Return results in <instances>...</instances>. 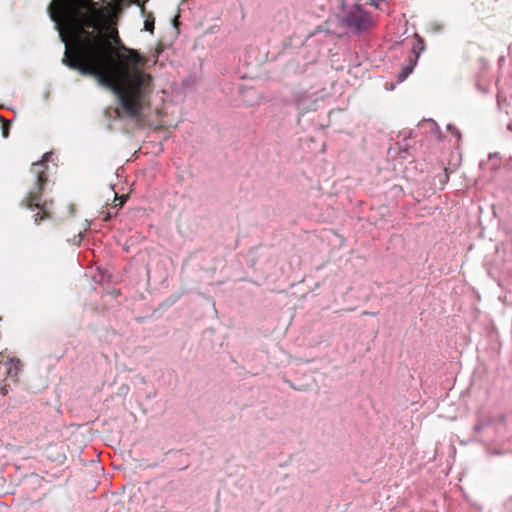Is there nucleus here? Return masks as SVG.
Here are the masks:
<instances>
[{"label":"nucleus","instance_id":"nucleus-11","mask_svg":"<svg viewBox=\"0 0 512 512\" xmlns=\"http://www.w3.org/2000/svg\"><path fill=\"white\" fill-rule=\"evenodd\" d=\"M145 28H146V30H148V31H152V29H153V24H150V23L146 22V23H145Z\"/></svg>","mask_w":512,"mask_h":512},{"label":"nucleus","instance_id":"nucleus-7","mask_svg":"<svg viewBox=\"0 0 512 512\" xmlns=\"http://www.w3.org/2000/svg\"><path fill=\"white\" fill-rule=\"evenodd\" d=\"M447 129L451 131L452 134H454L458 139H460V132L455 128L453 127L452 125H448L447 126Z\"/></svg>","mask_w":512,"mask_h":512},{"label":"nucleus","instance_id":"nucleus-13","mask_svg":"<svg viewBox=\"0 0 512 512\" xmlns=\"http://www.w3.org/2000/svg\"><path fill=\"white\" fill-rule=\"evenodd\" d=\"M507 128L508 130L512 131V122L508 124Z\"/></svg>","mask_w":512,"mask_h":512},{"label":"nucleus","instance_id":"nucleus-1","mask_svg":"<svg viewBox=\"0 0 512 512\" xmlns=\"http://www.w3.org/2000/svg\"><path fill=\"white\" fill-rule=\"evenodd\" d=\"M123 0H52L48 13L65 44L62 63L90 75L118 98L124 114L141 115L151 77L136 66L141 56L120 43L115 15Z\"/></svg>","mask_w":512,"mask_h":512},{"label":"nucleus","instance_id":"nucleus-10","mask_svg":"<svg viewBox=\"0 0 512 512\" xmlns=\"http://www.w3.org/2000/svg\"><path fill=\"white\" fill-rule=\"evenodd\" d=\"M385 1L386 0H369L370 4L376 8H379L380 4Z\"/></svg>","mask_w":512,"mask_h":512},{"label":"nucleus","instance_id":"nucleus-2","mask_svg":"<svg viewBox=\"0 0 512 512\" xmlns=\"http://www.w3.org/2000/svg\"><path fill=\"white\" fill-rule=\"evenodd\" d=\"M340 20L348 31L355 34H361L373 26L371 15L357 3L343 4Z\"/></svg>","mask_w":512,"mask_h":512},{"label":"nucleus","instance_id":"nucleus-12","mask_svg":"<svg viewBox=\"0 0 512 512\" xmlns=\"http://www.w3.org/2000/svg\"><path fill=\"white\" fill-rule=\"evenodd\" d=\"M482 428H483L482 424H476L475 427H474V430L476 432H479V431H481Z\"/></svg>","mask_w":512,"mask_h":512},{"label":"nucleus","instance_id":"nucleus-4","mask_svg":"<svg viewBox=\"0 0 512 512\" xmlns=\"http://www.w3.org/2000/svg\"><path fill=\"white\" fill-rule=\"evenodd\" d=\"M50 156H51V153H45L43 155L41 161L35 162L32 165V172L36 175L37 181H38V187H37L38 191L41 189L40 184L43 183L44 181H46V178L44 177L42 168H43L44 164L49 160Z\"/></svg>","mask_w":512,"mask_h":512},{"label":"nucleus","instance_id":"nucleus-3","mask_svg":"<svg viewBox=\"0 0 512 512\" xmlns=\"http://www.w3.org/2000/svg\"><path fill=\"white\" fill-rule=\"evenodd\" d=\"M27 207L29 209H34V208H38L39 209V212H37L35 214V222H38L39 219H43L45 216H48L49 212H48V206L47 204L44 202L42 203L41 202V197L40 195L38 194V191L37 192H30L28 198H27Z\"/></svg>","mask_w":512,"mask_h":512},{"label":"nucleus","instance_id":"nucleus-9","mask_svg":"<svg viewBox=\"0 0 512 512\" xmlns=\"http://www.w3.org/2000/svg\"><path fill=\"white\" fill-rule=\"evenodd\" d=\"M298 107L302 112L307 111L308 109H314V106L306 107L301 101L298 102Z\"/></svg>","mask_w":512,"mask_h":512},{"label":"nucleus","instance_id":"nucleus-5","mask_svg":"<svg viewBox=\"0 0 512 512\" xmlns=\"http://www.w3.org/2000/svg\"><path fill=\"white\" fill-rule=\"evenodd\" d=\"M417 58H418V55L416 56L414 61H410L407 65L402 67V69L398 75V79L400 82L404 81L413 72Z\"/></svg>","mask_w":512,"mask_h":512},{"label":"nucleus","instance_id":"nucleus-14","mask_svg":"<svg viewBox=\"0 0 512 512\" xmlns=\"http://www.w3.org/2000/svg\"><path fill=\"white\" fill-rule=\"evenodd\" d=\"M498 105H499V107H501V100H500L499 96H498Z\"/></svg>","mask_w":512,"mask_h":512},{"label":"nucleus","instance_id":"nucleus-8","mask_svg":"<svg viewBox=\"0 0 512 512\" xmlns=\"http://www.w3.org/2000/svg\"><path fill=\"white\" fill-rule=\"evenodd\" d=\"M8 134H9V126H8V123H4L2 125V135L4 138H7L8 137Z\"/></svg>","mask_w":512,"mask_h":512},{"label":"nucleus","instance_id":"nucleus-6","mask_svg":"<svg viewBox=\"0 0 512 512\" xmlns=\"http://www.w3.org/2000/svg\"><path fill=\"white\" fill-rule=\"evenodd\" d=\"M114 193V205L112 208H120L122 207V205L125 203L126 199H127V196L126 195H122V196H118L117 193L113 192Z\"/></svg>","mask_w":512,"mask_h":512}]
</instances>
